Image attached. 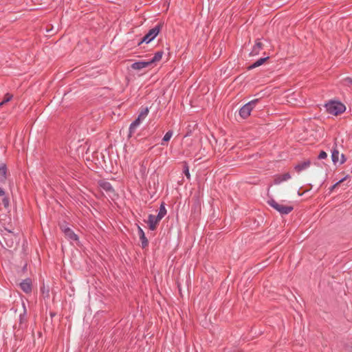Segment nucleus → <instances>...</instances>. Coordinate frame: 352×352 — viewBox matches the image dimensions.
Masks as SVG:
<instances>
[{"instance_id":"nucleus-1","label":"nucleus","mask_w":352,"mask_h":352,"mask_svg":"<svg viewBox=\"0 0 352 352\" xmlns=\"http://www.w3.org/2000/svg\"><path fill=\"white\" fill-rule=\"evenodd\" d=\"M327 111L332 115L337 116L343 113L346 107L344 104L338 101H330L325 104Z\"/></svg>"},{"instance_id":"nucleus-2","label":"nucleus","mask_w":352,"mask_h":352,"mask_svg":"<svg viewBox=\"0 0 352 352\" xmlns=\"http://www.w3.org/2000/svg\"><path fill=\"white\" fill-rule=\"evenodd\" d=\"M267 202L268 205L278 211L280 214H288L294 210V207L292 206H285L278 203L272 198L270 199Z\"/></svg>"},{"instance_id":"nucleus-3","label":"nucleus","mask_w":352,"mask_h":352,"mask_svg":"<svg viewBox=\"0 0 352 352\" xmlns=\"http://www.w3.org/2000/svg\"><path fill=\"white\" fill-rule=\"evenodd\" d=\"M162 29V24L159 23L155 25L154 28L151 29L140 41L138 43V45H140L143 43H148L152 41L160 33Z\"/></svg>"},{"instance_id":"nucleus-4","label":"nucleus","mask_w":352,"mask_h":352,"mask_svg":"<svg viewBox=\"0 0 352 352\" xmlns=\"http://www.w3.org/2000/svg\"><path fill=\"white\" fill-rule=\"evenodd\" d=\"M258 102L259 99H254L244 104L239 110L240 116L243 119H246L249 117L251 111Z\"/></svg>"},{"instance_id":"nucleus-5","label":"nucleus","mask_w":352,"mask_h":352,"mask_svg":"<svg viewBox=\"0 0 352 352\" xmlns=\"http://www.w3.org/2000/svg\"><path fill=\"white\" fill-rule=\"evenodd\" d=\"M8 174V168L6 164H0V196H4L6 194L3 186L6 184Z\"/></svg>"},{"instance_id":"nucleus-6","label":"nucleus","mask_w":352,"mask_h":352,"mask_svg":"<svg viewBox=\"0 0 352 352\" xmlns=\"http://www.w3.org/2000/svg\"><path fill=\"white\" fill-rule=\"evenodd\" d=\"M20 288L25 293L30 294L32 289V282L29 278H25L20 283Z\"/></svg>"},{"instance_id":"nucleus-7","label":"nucleus","mask_w":352,"mask_h":352,"mask_svg":"<svg viewBox=\"0 0 352 352\" xmlns=\"http://www.w3.org/2000/svg\"><path fill=\"white\" fill-rule=\"evenodd\" d=\"M263 44L261 43L260 39H256L255 44L254 45L252 51L250 53V56H254L259 54L260 52L263 50Z\"/></svg>"},{"instance_id":"nucleus-8","label":"nucleus","mask_w":352,"mask_h":352,"mask_svg":"<svg viewBox=\"0 0 352 352\" xmlns=\"http://www.w3.org/2000/svg\"><path fill=\"white\" fill-rule=\"evenodd\" d=\"M161 220H158L157 217L153 214H149L148 217L147 223L151 230H155L157 228V224Z\"/></svg>"},{"instance_id":"nucleus-9","label":"nucleus","mask_w":352,"mask_h":352,"mask_svg":"<svg viewBox=\"0 0 352 352\" xmlns=\"http://www.w3.org/2000/svg\"><path fill=\"white\" fill-rule=\"evenodd\" d=\"M151 65H152L151 64V63H149V60H148L135 62L131 65V67L133 69L140 70L143 68L150 67Z\"/></svg>"},{"instance_id":"nucleus-10","label":"nucleus","mask_w":352,"mask_h":352,"mask_svg":"<svg viewBox=\"0 0 352 352\" xmlns=\"http://www.w3.org/2000/svg\"><path fill=\"white\" fill-rule=\"evenodd\" d=\"M98 185L100 188L104 190L106 192H113L114 190L110 182L104 180H100L98 182Z\"/></svg>"},{"instance_id":"nucleus-11","label":"nucleus","mask_w":352,"mask_h":352,"mask_svg":"<svg viewBox=\"0 0 352 352\" xmlns=\"http://www.w3.org/2000/svg\"><path fill=\"white\" fill-rule=\"evenodd\" d=\"M311 165V161L309 160H307L302 162L298 163L294 166V170L298 173H300L304 170L308 168Z\"/></svg>"},{"instance_id":"nucleus-12","label":"nucleus","mask_w":352,"mask_h":352,"mask_svg":"<svg viewBox=\"0 0 352 352\" xmlns=\"http://www.w3.org/2000/svg\"><path fill=\"white\" fill-rule=\"evenodd\" d=\"M138 236L141 241L142 248H146L148 245V241L145 236L144 230L142 229L141 227L138 226Z\"/></svg>"},{"instance_id":"nucleus-13","label":"nucleus","mask_w":352,"mask_h":352,"mask_svg":"<svg viewBox=\"0 0 352 352\" xmlns=\"http://www.w3.org/2000/svg\"><path fill=\"white\" fill-rule=\"evenodd\" d=\"M64 234L66 238H67L70 241H78V236L76 234L74 231L70 228L64 229Z\"/></svg>"},{"instance_id":"nucleus-14","label":"nucleus","mask_w":352,"mask_h":352,"mask_svg":"<svg viewBox=\"0 0 352 352\" xmlns=\"http://www.w3.org/2000/svg\"><path fill=\"white\" fill-rule=\"evenodd\" d=\"M142 123L141 121L139 120V119H135L129 126V138H131L136 131L137 128Z\"/></svg>"},{"instance_id":"nucleus-15","label":"nucleus","mask_w":352,"mask_h":352,"mask_svg":"<svg viewBox=\"0 0 352 352\" xmlns=\"http://www.w3.org/2000/svg\"><path fill=\"white\" fill-rule=\"evenodd\" d=\"M290 178V174L289 173H285L284 174L277 175L274 180V184L278 185L282 183L283 182H285L289 179Z\"/></svg>"},{"instance_id":"nucleus-16","label":"nucleus","mask_w":352,"mask_h":352,"mask_svg":"<svg viewBox=\"0 0 352 352\" xmlns=\"http://www.w3.org/2000/svg\"><path fill=\"white\" fill-rule=\"evenodd\" d=\"M164 54V52L160 50L155 53L153 57L151 59H149V63H151V65L156 63L161 60L162 56Z\"/></svg>"},{"instance_id":"nucleus-17","label":"nucleus","mask_w":352,"mask_h":352,"mask_svg":"<svg viewBox=\"0 0 352 352\" xmlns=\"http://www.w3.org/2000/svg\"><path fill=\"white\" fill-rule=\"evenodd\" d=\"M269 56H266L264 58H261L258 60H257L256 62H254L253 64L250 65L248 68V69H252L257 67H259L262 65L267 59H269Z\"/></svg>"},{"instance_id":"nucleus-18","label":"nucleus","mask_w":352,"mask_h":352,"mask_svg":"<svg viewBox=\"0 0 352 352\" xmlns=\"http://www.w3.org/2000/svg\"><path fill=\"white\" fill-rule=\"evenodd\" d=\"M149 112L148 107H142L141 111L136 119H139L140 121L142 122L148 116Z\"/></svg>"},{"instance_id":"nucleus-19","label":"nucleus","mask_w":352,"mask_h":352,"mask_svg":"<svg viewBox=\"0 0 352 352\" xmlns=\"http://www.w3.org/2000/svg\"><path fill=\"white\" fill-rule=\"evenodd\" d=\"M166 209L165 208V205H164V203H162L161 205H160V210H159V212H158V214L156 216L157 217V219H158V220H162V219L166 215Z\"/></svg>"},{"instance_id":"nucleus-20","label":"nucleus","mask_w":352,"mask_h":352,"mask_svg":"<svg viewBox=\"0 0 352 352\" xmlns=\"http://www.w3.org/2000/svg\"><path fill=\"white\" fill-rule=\"evenodd\" d=\"M331 159L334 164H336L338 162H339V151L338 150L334 149L332 151Z\"/></svg>"},{"instance_id":"nucleus-21","label":"nucleus","mask_w":352,"mask_h":352,"mask_svg":"<svg viewBox=\"0 0 352 352\" xmlns=\"http://www.w3.org/2000/svg\"><path fill=\"white\" fill-rule=\"evenodd\" d=\"M12 95L10 94H6L5 95L4 99L0 102V107L6 104V102L10 101L12 98Z\"/></svg>"},{"instance_id":"nucleus-22","label":"nucleus","mask_w":352,"mask_h":352,"mask_svg":"<svg viewBox=\"0 0 352 352\" xmlns=\"http://www.w3.org/2000/svg\"><path fill=\"white\" fill-rule=\"evenodd\" d=\"M183 172H184V175L186 176V177L188 179H190V172H189V167H188V164L186 163V162L184 164Z\"/></svg>"},{"instance_id":"nucleus-23","label":"nucleus","mask_w":352,"mask_h":352,"mask_svg":"<svg viewBox=\"0 0 352 352\" xmlns=\"http://www.w3.org/2000/svg\"><path fill=\"white\" fill-rule=\"evenodd\" d=\"M173 131H168L166 133V134L164 135L163 139H162V141L163 142H168L170 140V139L171 138V137L173 136Z\"/></svg>"},{"instance_id":"nucleus-24","label":"nucleus","mask_w":352,"mask_h":352,"mask_svg":"<svg viewBox=\"0 0 352 352\" xmlns=\"http://www.w3.org/2000/svg\"><path fill=\"white\" fill-rule=\"evenodd\" d=\"M3 197L2 204L6 208H8L10 206V199L8 197L6 196V195Z\"/></svg>"},{"instance_id":"nucleus-25","label":"nucleus","mask_w":352,"mask_h":352,"mask_svg":"<svg viewBox=\"0 0 352 352\" xmlns=\"http://www.w3.org/2000/svg\"><path fill=\"white\" fill-rule=\"evenodd\" d=\"M348 176H346L344 177H343L342 179H340L338 182H336L335 184H333L331 188H330V190L332 191L333 190L340 184L342 183L344 180H346V179L347 178Z\"/></svg>"},{"instance_id":"nucleus-26","label":"nucleus","mask_w":352,"mask_h":352,"mask_svg":"<svg viewBox=\"0 0 352 352\" xmlns=\"http://www.w3.org/2000/svg\"><path fill=\"white\" fill-rule=\"evenodd\" d=\"M327 153H326L325 151H321L320 152L319 155H318V158L319 160H323V159L327 158Z\"/></svg>"},{"instance_id":"nucleus-27","label":"nucleus","mask_w":352,"mask_h":352,"mask_svg":"<svg viewBox=\"0 0 352 352\" xmlns=\"http://www.w3.org/2000/svg\"><path fill=\"white\" fill-rule=\"evenodd\" d=\"M346 161V158H345V156L344 154H341V159L339 161V164H342L345 162Z\"/></svg>"},{"instance_id":"nucleus-28","label":"nucleus","mask_w":352,"mask_h":352,"mask_svg":"<svg viewBox=\"0 0 352 352\" xmlns=\"http://www.w3.org/2000/svg\"><path fill=\"white\" fill-rule=\"evenodd\" d=\"M60 229L62 230V232L64 233V229L65 228H69L67 225H65V224H63V225H60Z\"/></svg>"},{"instance_id":"nucleus-29","label":"nucleus","mask_w":352,"mask_h":352,"mask_svg":"<svg viewBox=\"0 0 352 352\" xmlns=\"http://www.w3.org/2000/svg\"><path fill=\"white\" fill-rule=\"evenodd\" d=\"M25 310L24 311V313L23 315L22 314L20 315L21 322H22V321L23 320H25Z\"/></svg>"},{"instance_id":"nucleus-30","label":"nucleus","mask_w":352,"mask_h":352,"mask_svg":"<svg viewBox=\"0 0 352 352\" xmlns=\"http://www.w3.org/2000/svg\"><path fill=\"white\" fill-rule=\"evenodd\" d=\"M345 81L348 82L349 83H352V79L349 78H346Z\"/></svg>"}]
</instances>
